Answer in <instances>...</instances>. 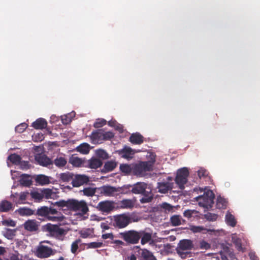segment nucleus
I'll list each match as a JSON object with an SVG mask.
<instances>
[{
	"instance_id": "f257e3e1",
	"label": "nucleus",
	"mask_w": 260,
	"mask_h": 260,
	"mask_svg": "<svg viewBox=\"0 0 260 260\" xmlns=\"http://www.w3.org/2000/svg\"><path fill=\"white\" fill-rule=\"evenodd\" d=\"M54 205L59 207H67L71 211L78 212L79 214L82 216L87 214L89 211L86 202L84 200L69 199L65 201L62 200L55 202Z\"/></svg>"
},
{
	"instance_id": "f03ea898",
	"label": "nucleus",
	"mask_w": 260,
	"mask_h": 260,
	"mask_svg": "<svg viewBox=\"0 0 260 260\" xmlns=\"http://www.w3.org/2000/svg\"><path fill=\"white\" fill-rule=\"evenodd\" d=\"M131 192L134 194H141L143 197L140 199L142 204L151 202L153 194L151 189L148 188V184L145 182H139L132 185Z\"/></svg>"
},
{
	"instance_id": "7ed1b4c3",
	"label": "nucleus",
	"mask_w": 260,
	"mask_h": 260,
	"mask_svg": "<svg viewBox=\"0 0 260 260\" xmlns=\"http://www.w3.org/2000/svg\"><path fill=\"white\" fill-rule=\"evenodd\" d=\"M44 230L49 233L52 237L60 240H63L68 233V230L61 228L59 225L50 223L44 226Z\"/></svg>"
},
{
	"instance_id": "20e7f679",
	"label": "nucleus",
	"mask_w": 260,
	"mask_h": 260,
	"mask_svg": "<svg viewBox=\"0 0 260 260\" xmlns=\"http://www.w3.org/2000/svg\"><path fill=\"white\" fill-rule=\"evenodd\" d=\"M193 247V244L191 240L189 239H182L179 241L176 250L178 254L182 258L185 259L189 255L190 252L188 251Z\"/></svg>"
},
{
	"instance_id": "39448f33",
	"label": "nucleus",
	"mask_w": 260,
	"mask_h": 260,
	"mask_svg": "<svg viewBox=\"0 0 260 260\" xmlns=\"http://www.w3.org/2000/svg\"><path fill=\"white\" fill-rule=\"evenodd\" d=\"M215 196L211 190H208L204 192V194L196 198V200L199 203L201 207L206 209L211 208L214 203Z\"/></svg>"
},
{
	"instance_id": "423d86ee",
	"label": "nucleus",
	"mask_w": 260,
	"mask_h": 260,
	"mask_svg": "<svg viewBox=\"0 0 260 260\" xmlns=\"http://www.w3.org/2000/svg\"><path fill=\"white\" fill-rule=\"evenodd\" d=\"M153 163L151 161H141L133 164V175L137 177H143L146 173L152 169Z\"/></svg>"
},
{
	"instance_id": "0eeeda50",
	"label": "nucleus",
	"mask_w": 260,
	"mask_h": 260,
	"mask_svg": "<svg viewBox=\"0 0 260 260\" xmlns=\"http://www.w3.org/2000/svg\"><path fill=\"white\" fill-rule=\"evenodd\" d=\"M131 222L130 216L126 214L114 216L113 225L116 228L123 229L127 226Z\"/></svg>"
},
{
	"instance_id": "6e6552de",
	"label": "nucleus",
	"mask_w": 260,
	"mask_h": 260,
	"mask_svg": "<svg viewBox=\"0 0 260 260\" xmlns=\"http://www.w3.org/2000/svg\"><path fill=\"white\" fill-rule=\"evenodd\" d=\"M188 175L189 171L187 168L184 167L178 170L175 181L181 189H184Z\"/></svg>"
},
{
	"instance_id": "1a4fd4ad",
	"label": "nucleus",
	"mask_w": 260,
	"mask_h": 260,
	"mask_svg": "<svg viewBox=\"0 0 260 260\" xmlns=\"http://www.w3.org/2000/svg\"><path fill=\"white\" fill-rule=\"evenodd\" d=\"M140 231L131 230L121 233L123 240L128 243L135 244L139 242L140 240Z\"/></svg>"
},
{
	"instance_id": "9d476101",
	"label": "nucleus",
	"mask_w": 260,
	"mask_h": 260,
	"mask_svg": "<svg viewBox=\"0 0 260 260\" xmlns=\"http://www.w3.org/2000/svg\"><path fill=\"white\" fill-rule=\"evenodd\" d=\"M173 178L170 176L167 177L166 180L157 183V188L158 192L161 193H168L173 188L174 183L172 182Z\"/></svg>"
},
{
	"instance_id": "9b49d317",
	"label": "nucleus",
	"mask_w": 260,
	"mask_h": 260,
	"mask_svg": "<svg viewBox=\"0 0 260 260\" xmlns=\"http://www.w3.org/2000/svg\"><path fill=\"white\" fill-rule=\"evenodd\" d=\"M37 257L41 258H47L53 255V250L51 247L45 245L39 246L35 252Z\"/></svg>"
},
{
	"instance_id": "f8f14e48",
	"label": "nucleus",
	"mask_w": 260,
	"mask_h": 260,
	"mask_svg": "<svg viewBox=\"0 0 260 260\" xmlns=\"http://www.w3.org/2000/svg\"><path fill=\"white\" fill-rule=\"evenodd\" d=\"M100 193L106 197H114L117 196V187L110 185H103L98 188Z\"/></svg>"
},
{
	"instance_id": "ddd939ff",
	"label": "nucleus",
	"mask_w": 260,
	"mask_h": 260,
	"mask_svg": "<svg viewBox=\"0 0 260 260\" xmlns=\"http://www.w3.org/2000/svg\"><path fill=\"white\" fill-rule=\"evenodd\" d=\"M89 177L85 175L74 174V178L72 184L74 187H79L89 182Z\"/></svg>"
},
{
	"instance_id": "4468645a",
	"label": "nucleus",
	"mask_w": 260,
	"mask_h": 260,
	"mask_svg": "<svg viewBox=\"0 0 260 260\" xmlns=\"http://www.w3.org/2000/svg\"><path fill=\"white\" fill-rule=\"evenodd\" d=\"M117 153L121 157L129 160L133 158L136 152L131 147L124 146L122 149L117 150Z\"/></svg>"
},
{
	"instance_id": "2eb2a0df",
	"label": "nucleus",
	"mask_w": 260,
	"mask_h": 260,
	"mask_svg": "<svg viewBox=\"0 0 260 260\" xmlns=\"http://www.w3.org/2000/svg\"><path fill=\"white\" fill-rule=\"evenodd\" d=\"M114 208L113 203L107 200L100 202L96 207L98 210L107 213L112 211Z\"/></svg>"
},
{
	"instance_id": "dca6fc26",
	"label": "nucleus",
	"mask_w": 260,
	"mask_h": 260,
	"mask_svg": "<svg viewBox=\"0 0 260 260\" xmlns=\"http://www.w3.org/2000/svg\"><path fill=\"white\" fill-rule=\"evenodd\" d=\"M49 207L47 206H43L38 208L36 214L38 216L47 217L49 220L55 221L58 220L60 217L59 216H49Z\"/></svg>"
},
{
	"instance_id": "f3484780",
	"label": "nucleus",
	"mask_w": 260,
	"mask_h": 260,
	"mask_svg": "<svg viewBox=\"0 0 260 260\" xmlns=\"http://www.w3.org/2000/svg\"><path fill=\"white\" fill-rule=\"evenodd\" d=\"M140 260H157L153 253L147 249H140L139 251Z\"/></svg>"
},
{
	"instance_id": "a211bd4d",
	"label": "nucleus",
	"mask_w": 260,
	"mask_h": 260,
	"mask_svg": "<svg viewBox=\"0 0 260 260\" xmlns=\"http://www.w3.org/2000/svg\"><path fill=\"white\" fill-rule=\"evenodd\" d=\"M36 160L39 165L44 167H49V166L53 164L52 160L44 154H39L36 156Z\"/></svg>"
},
{
	"instance_id": "6ab92c4d",
	"label": "nucleus",
	"mask_w": 260,
	"mask_h": 260,
	"mask_svg": "<svg viewBox=\"0 0 260 260\" xmlns=\"http://www.w3.org/2000/svg\"><path fill=\"white\" fill-rule=\"evenodd\" d=\"M91 139L94 143H99L102 141L103 138V129H99L92 132Z\"/></svg>"
},
{
	"instance_id": "aec40b11",
	"label": "nucleus",
	"mask_w": 260,
	"mask_h": 260,
	"mask_svg": "<svg viewBox=\"0 0 260 260\" xmlns=\"http://www.w3.org/2000/svg\"><path fill=\"white\" fill-rule=\"evenodd\" d=\"M129 141L133 144L140 145L144 142V137L140 134L136 133L131 135Z\"/></svg>"
},
{
	"instance_id": "412c9836",
	"label": "nucleus",
	"mask_w": 260,
	"mask_h": 260,
	"mask_svg": "<svg viewBox=\"0 0 260 260\" xmlns=\"http://www.w3.org/2000/svg\"><path fill=\"white\" fill-rule=\"evenodd\" d=\"M24 227L29 232H36L38 230V224L35 220H28L25 221Z\"/></svg>"
},
{
	"instance_id": "4be33fe9",
	"label": "nucleus",
	"mask_w": 260,
	"mask_h": 260,
	"mask_svg": "<svg viewBox=\"0 0 260 260\" xmlns=\"http://www.w3.org/2000/svg\"><path fill=\"white\" fill-rule=\"evenodd\" d=\"M47 122L46 120L42 118L37 119L35 122L32 123V126L35 129H42L46 127Z\"/></svg>"
},
{
	"instance_id": "5701e85b",
	"label": "nucleus",
	"mask_w": 260,
	"mask_h": 260,
	"mask_svg": "<svg viewBox=\"0 0 260 260\" xmlns=\"http://www.w3.org/2000/svg\"><path fill=\"white\" fill-rule=\"evenodd\" d=\"M199 214V212L196 210H186L183 212V216L190 220L198 218Z\"/></svg>"
},
{
	"instance_id": "b1692460",
	"label": "nucleus",
	"mask_w": 260,
	"mask_h": 260,
	"mask_svg": "<svg viewBox=\"0 0 260 260\" xmlns=\"http://www.w3.org/2000/svg\"><path fill=\"white\" fill-rule=\"evenodd\" d=\"M119 169L120 171L125 175H128L131 173L133 174V164H121L120 165Z\"/></svg>"
},
{
	"instance_id": "393cba45",
	"label": "nucleus",
	"mask_w": 260,
	"mask_h": 260,
	"mask_svg": "<svg viewBox=\"0 0 260 260\" xmlns=\"http://www.w3.org/2000/svg\"><path fill=\"white\" fill-rule=\"evenodd\" d=\"M19 182L21 185L26 187L30 186L32 183L30 176L27 174L21 175Z\"/></svg>"
},
{
	"instance_id": "a878e982",
	"label": "nucleus",
	"mask_w": 260,
	"mask_h": 260,
	"mask_svg": "<svg viewBox=\"0 0 260 260\" xmlns=\"http://www.w3.org/2000/svg\"><path fill=\"white\" fill-rule=\"evenodd\" d=\"M140 239L141 238V243L142 245L149 242L152 239V234L144 231H140Z\"/></svg>"
},
{
	"instance_id": "bb28decb",
	"label": "nucleus",
	"mask_w": 260,
	"mask_h": 260,
	"mask_svg": "<svg viewBox=\"0 0 260 260\" xmlns=\"http://www.w3.org/2000/svg\"><path fill=\"white\" fill-rule=\"evenodd\" d=\"M12 204L7 201L4 200L0 203V212H6L12 209Z\"/></svg>"
},
{
	"instance_id": "cd10ccee",
	"label": "nucleus",
	"mask_w": 260,
	"mask_h": 260,
	"mask_svg": "<svg viewBox=\"0 0 260 260\" xmlns=\"http://www.w3.org/2000/svg\"><path fill=\"white\" fill-rule=\"evenodd\" d=\"M88 166L91 169H96L102 166L103 162L102 160L97 158H91L88 160Z\"/></svg>"
},
{
	"instance_id": "c85d7f7f",
	"label": "nucleus",
	"mask_w": 260,
	"mask_h": 260,
	"mask_svg": "<svg viewBox=\"0 0 260 260\" xmlns=\"http://www.w3.org/2000/svg\"><path fill=\"white\" fill-rule=\"evenodd\" d=\"M36 183L40 185H46L50 183L48 177L44 175H38L35 178Z\"/></svg>"
},
{
	"instance_id": "c756f323",
	"label": "nucleus",
	"mask_w": 260,
	"mask_h": 260,
	"mask_svg": "<svg viewBox=\"0 0 260 260\" xmlns=\"http://www.w3.org/2000/svg\"><path fill=\"white\" fill-rule=\"evenodd\" d=\"M69 163L75 167H80L83 164L84 161L76 156V154H73L70 157L69 159Z\"/></svg>"
},
{
	"instance_id": "7c9ffc66",
	"label": "nucleus",
	"mask_w": 260,
	"mask_h": 260,
	"mask_svg": "<svg viewBox=\"0 0 260 260\" xmlns=\"http://www.w3.org/2000/svg\"><path fill=\"white\" fill-rule=\"evenodd\" d=\"M117 164L115 161L110 160L105 162L103 171L105 172H109L113 171L117 166Z\"/></svg>"
},
{
	"instance_id": "2f4dec72",
	"label": "nucleus",
	"mask_w": 260,
	"mask_h": 260,
	"mask_svg": "<svg viewBox=\"0 0 260 260\" xmlns=\"http://www.w3.org/2000/svg\"><path fill=\"white\" fill-rule=\"evenodd\" d=\"M59 176L60 180L63 182H69L70 181L73 182L74 174L71 172H67L66 173H61Z\"/></svg>"
},
{
	"instance_id": "473e14b6",
	"label": "nucleus",
	"mask_w": 260,
	"mask_h": 260,
	"mask_svg": "<svg viewBox=\"0 0 260 260\" xmlns=\"http://www.w3.org/2000/svg\"><path fill=\"white\" fill-rule=\"evenodd\" d=\"M225 221L226 223L232 227L236 226L237 221L234 215L228 212L225 215Z\"/></svg>"
},
{
	"instance_id": "72a5a7b5",
	"label": "nucleus",
	"mask_w": 260,
	"mask_h": 260,
	"mask_svg": "<svg viewBox=\"0 0 260 260\" xmlns=\"http://www.w3.org/2000/svg\"><path fill=\"white\" fill-rule=\"evenodd\" d=\"M170 221L172 225L178 226L181 224L182 221L184 222L185 220L183 219L181 216L178 215H175L171 217Z\"/></svg>"
},
{
	"instance_id": "f704fd0d",
	"label": "nucleus",
	"mask_w": 260,
	"mask_h": 260,
	"mask_svg": "<svg viewBox=\"0 0 260 260\" xmlns=\"http://www.w3.org/2000/svg\"><path fill=\"white\" fill-rule=\"evenodd\" d=\"M232 242L235 245L237 250L239 251H244L245 248H243L242 246V241L241 239L237 237L236 236H233Z\"/></svg>"
},
{
	"instance_id": "c9c22d12",
	"label": "nucleus",
	"mask_w": 260,
	"mask_h": 260,
	"mask_svg": "<svg viewBox=\"0 0 260 260\" xmlns=\"http://www.w3.org/2000/svg\"><path fill=\"white\" fill-rule=\"evenodd\" d=\"M90 146L87 143H83L78 146L76 148L77 151L84 154L89 153L90 150Z\"/></svg>"
},
{
	"instance_id": "e433bc0d",
	"label": "nucleus",
	"mask_w": 260,
	"mask_h": 260,
	"mask_svg": "<svg viewBox=\"0 0 260 260\" xmlns=\"http://www.w3.org/2000/svg\"><path fill=\"white\" fill-rule=\"evenodd\" d=\"M18 212L22 216H30L34 214V211L30 208L23 207L20 208L18 210Z\"/></svg>"
},
{
	"instance_id": "4c0bfd02",
	"label": "nucleus",
	"mask_w": 260,
	"mask_h": 260,
	"mask_svg": "<svg viewBox=\"0 0 260 260\" xmlns=\"http://www.w3.org/2000/svg\"><path fill=\"white\" fill-rule=\"evenodd\" d=\"M132 185H125L122 187H117L119 191H117V195L119 193L126 194L131 192Z\"/></svg>"
},
{
	"instance_id": "58836bf2",
	"label": "nucleus",
	"mask_w": 260,
	"mask_h": 260,
	"mask_svg": "<svg viewBox=\"0 0 260 260\" xmlns=\"http://www.w3.org/2000/svg\"><path fill=\"white\" fill-rule=\"evenodd\" d=\"M8 160H10L12 163L18 165L20 162L21 158L20 155L13 153L10 155L8 157Z\"/></svg>"
},
{
	"instance_id": "ea45409f",
	"label": "nucleus",
	"mask_w": 260,
	"mask_h": 260,
	"mask_svg": "<svg viewBox=\"0 0 260 260\" xmlns=\"http://www.w3.org/2000/svg\"><path fill=\"white\" fill-rule=\"evenodd\" d=\"M54 163L57 167L61 168L66 166L67 161L64 157H59L54 159Z\"/></svg>"
},
{
	"instance_id": "a19ab883",
	"label": "nucleus",
	"mask_w": 260,
	"mask_h": 260,
	"mask_svg": "<svg viewBox=\"0 0 260 260\" xmlns=\"http://www.w3.org/2000/svg\"><path fill=\"white\" fill-rule=\"evenodd\" d=\"M191 230L193 233H201L203 232V231H206L207 232H214L215 231L214 230H211V229H207L206 228H204L203 226H192L191 228Z\"/></svg>"
},
{
	"instance_id": "79ce46f5",
	"label": "nucleus",
	"mask_w": 260,
	"mask_h": 260,
	"mask_svg": "<svg viewBox=\"0 0 260 260\" xmlns=\"http://www.w3.org/2000/svg\"><path fill=\"white\" fill-rule=\"evenodd\" d=\"M227 205L226 201L221 197L217 198L216 206L219 209H224L226 208Z\"/></svg>"
},
{
	"instance_id": "37998d69",
	"label": "nucleus",
	"mask_w": 260,
	"mask_h": 260,
	"mask_svg": "<svg viewBox=\"0 0 260 260\" xmlns=\"http://www.w3.org/2000/svg\"><path fill=\"white\" fill-rule=\"evenodd\" d=\"M95 191L96 188L92 187H86L83 190L84 195L88 197L93 196L94 195Z\"/></svg>"
},
{
	"instance_id": "c03bdc74",
	"label": "nucleus",
	"mask_w": 260,
	"mask_h": 260,
	"mask_svg": "<svg viewBox=\"0 0 260 260\" xmlns=\"http://www.w3.org/2000/svg\"><path fill=\"white\" fill-rule=\"evenodd\" d=\"M223 252H225V254L228 255L229 258L231 260H237L234 253L231 251L230 248L227 246H223Z\"/></svg>"
},
{
	"instance_id": "a18cd8bd",
	"label": "nucleus",
	"mask_w": 260,
	"mask_h": 260,
	"mask_svg": "<svg viewBox=\"0 0 260 260\" xmlns=\"http://www.w3.org/2000/svg\"><path fill=\"white\" fill-rule=\"evenodd\" d=\"M204 218L210 221H215L217 220L218 218V215L215 213H212L210 212H208L207 213L204 214Z\"/></svg>"
},
{
	"instance_id": "49530a36",
	"label": "nucleus",
	"mask_w": 260,
	"mask_h": 260,
	"mask_svg": "<svg viewBox=\"0 0 260 260\" xmlns=\"http://www.w3.org/2000/svg\"><path fill=\"white\" fill-rule=\"evenodd\" d=\"M93 232L90 229L81 231L79 232L80 237L82 238H87L92 236Z\"/></svg>"
},
{
	"instance_id": "de8ad7c7",
	"label": "nucleus",
	"mask_w": 260,
	"mask_h": 260,
	"mask_svg": "<svg viewBox=\"0 0 260 260\" xmlns=\"http://www.w3.org/2000/svg\"><path fill=\"white\" fill-rule=\"evenodd\" d=\"M81 242V240L80 239L76 240L74 241L71 245V251L74 253L76 254L78 249L79 248L78 245Z\"/></svg>"
},
{
	"instance_id": "09e8293b",
	"label": "nucleus",
	"mask_w": 260,
	"mask_h": 260,
	"mask_svg": "<svg viewBox=\"0 0 260 260\" xmlns=\"http://www.w3.org/2000/svg\"><path fill=\"white\" fill-rule=\"evenodd\" d=\"M121 207L125 208H131L133 207L134 204L131 200H123L121 202Z\"/></svg>"
},
{
	"instance_id": "8fccbe9b",
	"label": "nucleus",
	"mask_w": 260,
	"mask_h": 260,
	"mask_svg": "<svg viewBox=\"0 0 260 260\" xmlns=\"http://www.w3.org/2000/svg\"><path fill=\"white\" fill-rule=\"evenodd\" d=\"M88 248H96L103 246V243L102 242H92L86 244Z\"/></svg>"
},
{
	"instance_id": "3c124183",
	"label": "nucleus",
	"mask_w": 260,
	"mask_h": 260,
	"mask_svg": "<svg viewBox=\"0 0 260 260\" xmlns=\"http://www.w3.org/2000/svg\"><path fill=\"white\" fill-rule=\"evenodd\" d=\"M31 198L35 200L40 201L44 198V194L38 191H32L30 192Z\"/></svg>"
},
{
	"instance_id": "603ef678",
	"label": "nucleus",
	"mask_w": 260,
	"mask_h": 260,
	"mask_svg": "<svg viewBox=\"0 0 260 260\" xmlns=\"http://www.w3.org/2000/svg\"><path fill=\"white\" fill-rule=\"evenodd\" d=\"M27 127V124L25 123H22L15 127V131L18 133H23Z\"/></svg>"
},
{
	"instance_id": "864d4df0",
	"label": "nucleus",
	"mask_w": 260,
	"mask_h": 260,
	"mask_svg": "<svg viewBox=\"0 0 260 260\" xmlns=\"http://www.w3.org/2000/svg\"><path fill=\"white\" fill-rule=\"evenodd\" d=\"M107 123V121L104 119H98L94 122L93 126L95 128H100L105 125Z\"/></svg>"
},
{
	"instance_id": "5fc2aeb1",
	"label": "nucleus",
	"mask_w": 260,
	"mask_h": 260,
	"mask_svg": "<svg viewBox=\"0 0 260 260\" xmlns=\"http://www.w3.org/2000/svg\"><path fill=\"white\" fill-rule=\"evenodd\" d=\"M96 155L103 159H106L108 157L107 153L103 149H98L96 151Z\"/></svg>"
},
{
	"instance_id": "6e6d98bb",
	"label": "nucleus",
	"mask_w": 260,
	"mask_h": 260,
	"mask_svg": "<svg viewBox=\"0 0 260 260\" xmlns=\"http://www.w3.org/2000/svg\"><path fill=\"white\" fill-rule=\"evenodd\" d=\"M198 174L200 178L202 177L205 178L208 177L209 175V172L204 168H201L198 171Z\"/></svg>"
},
{
	"instance_id": "4d7b16f0",
	"label": "nucleus",
	"mask_w": 260,
	"mask_h": 260,
	"mask_svg": "<svg viewBox=\"0 0 260 260\" xmlns=\"http://www.w3.org/2000/svg\"><path fill=\"white\" fill-rule=\"evenodd\" d=\"M114 136V134L111 132H105L103 130V140H109L113 138Z\"/></svg>"
},
{
	"instance_id": "13d9d810",
	"label": "nucleus",
	"mask_w": 260,
	"mask_h": 260,
	"mask_svg": "<svg viewBox=\"0 0 260 260\" xmlns=\"http://www.w3.org/2000/svg\"><path fill=\"white\" fill-rule=\"evenodd\" d=\"M161 207L165 210L166 212H170L173 209V206L167 203H162L161 205Z\"/></svg>"
},
{
	"instance_id": "bf43d9fd",
	"label": "nucleus",
	"mask_w": 260,
	"mask_h": 260,
	"mask_svg": "<svg viewBox=\"0 0 260 260\" xmlns=\"http://www.w3.org/2000/svg\"><path fill=\"white\" fill-rule=\"evenodd\" d=\"M20 164V168L22 170H27L30 168V165L27 161H21L19 164Z\"/></svg>"
},
{
	"instance_id": "052dcab7",
	"label": "nucleus",
	"mask_w": 260,
	"mask_h": 260,
	"mask_svg": "<svg viewBox=\"0 0 260 260\" xmlns=\"http://www.w3.org/2000/svg\"><path fill=\"white\" fill-rule=\"evenodd\" d=\"M2 223L3 225H7L11 226H15L16 225L15 221L12 220H5L2 221Z\"/></svg>"
},
{
	"instance_id": "680f3d73",
	"label": "nucleus",
	"mask_w": 260,
	"mask_h": 260,
	"mask_svg": "<svg viewBox=\"0 0 260 260\" xmlns=\"http://www.w3.org/2000/svg\"><path fill=\"white\" fill-rule=\"evenodd\" d=\"M61 120H62V123L63 124H66L69 123L71 121V117H70L67 115L62 116Z\"/></svg>"
},
{
	"instance_id": "e2e57ef3",
	"label": "nucleus",
	"mask_w": 260,
	"mask_h": 260,
	"mask_svg": "<svg viewBox=\"0 0 260 260\" xmlns=\"http://www.w3.org/2000/svg\"><path fill=\"white\" fill-rule=\"evenodd\" d=\"M52 194V190L49 189H47L44 190L43 194H44V196H45L47 198H51Z\"/></svg>"
},
{
	"instance_id": "0e129e2a",
	"label": "nucleus",
	"mask_w": 260,
	"mask_h": 260,
	"mask_svg": "<svg viewBox=\"0 0 260 260\" xmlns=\"http://www.w3.org/2000/svg\"><path fill=\"white\" fill-rule=\"evenodd\" d=\"M220 254L222 260H229L228 255L225 254V252H223V246H222V249L220 252Z\"/></svg>"
},
{
	"instance_id": "69168bd1",
	"label": "nucleus",
	"mask_w": 260,
	"mask_h": 260,
	"mask_svg": "<svg viewBox=\"0 0 260 260\" xmlns=\"http://www.w3.org/2000/svg\"><path fill=\"white\" fill-rule=\"evenodd\" d=\"M28 194V192H22L20 194L19 200L21 201L26 200Z\"/></svg>"
},
{
	"instance_id": "338daca9",
	"label": "nucleus",
	"mask_w": 260,
	"mask_h": 260,
	"mask_svg": "<svg viewBox=\"0 0 260 260\" xmlns=\"http://www.w3.org/2000/svg\"><path fill=\"white\" fill-rule=\"evenodd\" d=\"M102 237L104 239H110L113 240L114 238V235L112 233H107L103 234Z\"/></svg>"
},
{
	"instance_id": "774afa93",
	"label": "nucleus",
	"mask_w": 260,
	"mask_h": 260,
	"mask_svg": "<svg viewBox=\"0 0 260 260\" xmlns=\"http://www.w3.org/2000/svg\"><path fill=\"white\" fill-rule=\"evenodd\" d=\"M49 216H51V215H58V212L55 209L51 208H49Z\"/></svg>"
}]
</instances>
